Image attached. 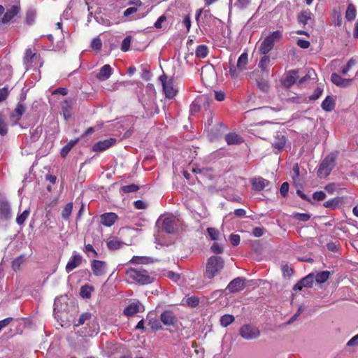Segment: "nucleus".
Here are the masks:
<instances>
[{
  "label": "nucleus",
  "instance_id": "obj_64",
  "mask_svg": "<svg viewBox=\"0 0 358 358\" xmlns=\"http://www.w3.org/2000/svg\"><path fill=\"white\" fill-rule=\"evenodd\" d=\"M348 347H357L358 346V334L353 336L348 343Z\"/></svg>",
  "mask_w": 358,
  "mask_h": 358
},
{
  "label": "nucleus",
  "instance_id": "obj_8",
  "mask_svg": "<svg viewBox=\"0 0 358 358\" xmlns=\"http://www.w3.org/2000/svg\"><path fill=\"white\" fill-rule=\"evenodd\" d=\"M107 263L105 261L94 259L91 262V269L95 276H102L106 273Z\"/></svg>",
  "mask_w": 358,
  "mask_h": 358
},
{
  "label": "nucleus",
  "instance_id": "obj_44",
  "mask_svg": "<svg viewBox=\"0 0 358 358\" xmlns=\"http://www.w3.org/2000/svg\"><path fill=\"white\" fill-rule=\"evenodd\" d=\"M338 204H339L338 199L334 198V199H331L330 200L325 201L323 203V206L327 208L335 209L338 206Z\"/></svg>",
  "mask_w": 358,
  "mask_h": 358
},
{
  "label": "nucleus",
  "instance_id": "obj_30",
  "mask_svg": "<svg viewBox=\"0 0 358 358\" xmlns=\"http://www.w3.org/2000/svg\"><path fill=\"white\" fill-rule=\"evenodd\" d=\"M123 245V243L117 238H112L107 241V247L109 250H116Z\"/></svg>",
  "mask_w": 358,
  "mask_h": 358
},
{
  "label": "nucleus",
  "instance_id": "obj_3",
  "mask_svg": "<svg viewBox=\"0 0 358 358\" xmlns=\"http://www.w3.org/2000/svg\"><path fill=\"white\" fill-rule=\"evenodd\" d=\"M282 31L277 30L266 37L261 43L260 47L259 48L260 54H268L273 48L275 43L279 41L282 38Z\"/></svg>",
  "mask_w": 358,
  "mask_h": 358
},
{
  "label": "nucleus",
  "instance_id": "obj_29",
  "mask_svg": "<svg viewBox=\"0 0 358 358\" xmlns=\"http://www.w3.org/2000/svg\"><path fill=\"white\" fill-rule=\"evenodd\" d=\"M357 15V10L355 6L352 3L348 6L346 12H345V17L348 20L352 21L354 20Z\"/></svg>",
  "mask_w": 358,
  "mask_h": 358
},
{
  "label": "nucleus",
  "instance_id": "obj_38",
  "mask_svg": "<svg viewBox=\"0 0 358 358\" xmlns=\"http://www.w3.org/2000/svg\"><path fill=\"white\" fill-rule=\"evenodd\" d=\"M300 281L301 284H302L304 287H311L314 282V274L310 273Z\"/></svg>",
  "mask_w": 358,
  "mask_h": 358
},
{
  "label": "nucleus",
  "instance_id": "obj_61",
  "mask_svg": "<svg viewBox=\"0 0 358 358\" xmlns=\"http://www.w3.org/2000/svg\"><path fill=\"white\" fill-rule=\"evenodd\" d=\"M241 238L238 234H231L229 236V241L231 245L236 246L240 243Z\"/></svg>",
  "mask_w": 358,
  "mask_h": 358
},
{
  "label": "nucleus",
  "instance_id": "obj_4",
  "mask_svg": "<svg viewBox=\"0 0 358 358\" xmlns=\"http://www.w3.org/2000/svg\"><path fill=\"white\" fill-rule=\"evenodd\" d=\"M178 219L173 215L164 217H160L157 221V225H161L162 230L167 234H172L177 229Z\"/></svg>",
  "mask_w": 358,
  "mask_h": 358
},
{
  "label": "nucleus",
  "instance_id": "obj_36",
  "mask_svg": "<svg viewBox=\"0 0 358 358\" xmlns=\"http://www.w3.org/2000/svg\"><path fill=\"white\" fill-rule=\"evenodd\" d=\"M330 273L328 271H323L319 272L315 275V280L318 283H323L326 282L329 278Z\"/></svg>",
  "mask_w": 358,
  "mask_h": 358
},
{
  "label": "nucleus",
  "instance_id": "obj_25",
  "mask_svg": "<svg viewBox=\"0 0 358 358\" xmlns=\"http://www.w3.org/2000/svg\"><path fill=\"white\" fill-rule=\"evenodd\" d=\"M248 62V56L245 52L242 53L238 59L236 68L239 71H242L245 69Z\"/></svg>",
  "mask_w": 358,
  "mask_h": 358
},
{
  "label": "nucleus",
  "instance_id": "obj_15",
  "mask_svg": "<svg viewBox=\"0 0 358 358\" xmlns=\"http://www.w3.org/2000/svg\"><path fill=\"white\" fill-rule=\"evenodd\" d=\"M113 72L112 67L109 64H105L100 69L99 72L96 75V78L99 81H105L110 77Z\"/></svg>",
  "mask_w": 358,
  "mask_h": 358
},
{
  "label": "nucleus",
  "instance_id": "obj_62",
  "mask_svg": "<svg viewBox=\"0 0 358 358\" xmlns=\"http://www.w3.org/2000/svg\"><path fill=\"white\" fill-rule=\"evenodd\" d=\"M166 21V17L164 15H161L155 22L154 26L156 29L162 28V24Z\"/></svg>",
  "mask_w": 358,
  "mask_h": 358
},
{
  "label": "nucleus",
  "instance_id": "obj_13",
  "mask_svg": "<svg viewBox=\"0 0 358 358\" xmlns=\"http://www.w3.org/2000/svg\"><path fill=\"white\" fill-rule=\"evenodd\" d=\"M83 262V257L81 255L75 254L71 257L69 262L66 265V273H70L76 268L78 267Z\"/></svg>",
  "mask_w": 358,
  "mask_h": 358
},
{
  "label": "nucleus",
  "instance_id": "obj_11",
  "mask_svg": "<svg viewBox=\"0 0 358 358\" xmlns=\"http://www.w3.org/2000/svg\"><path fill=\"white\" fill-rule=\"evenodd\" d=\"M144 310V306L139 301H135L130 303L124 309V314L127 316H132L136 313H142Z\"/></svg>",
  "mask_w": 358,
  "mask_h": 358
},
{
  "label": "nucleus",
  "instance_id": "obj_41",
  "mask_svg": "<svg viewBox=\"0 0 358 358\" xmlns=\"http://www.w3.org/2000/svg\"><path fill=\"white\" fill-rule=\"evenodd\" d=\"M92 318V314L90 313H84L81 314L78 320V322L75 324V326L78 327L84 324L86 322L90 321Z\"/></svg>",
  "mask_w": 358,
  "mask_h": 358
},
{
  "label": "nucleus",
  "instance_id": "obj_55",
  "mask_svg": "<svg viewBox=\"0 0 358 358\" xmlns=\"http://www.w3.org/2000/svg\"><path fill=\"white\" fill-rule=\"evenodd\" d=\"M215 72L214 68L213 65H206L201 68V79H203L204 74L206 73H210L213 74Z\"/></svg>",
  "mask_w": 358,
  "mask_h": 358
},
{
  "label": "nucleus",
  "instance_id": "obj_56",
  "mask_svg": "<svg viewBox=\"0 0 358 358\" xmlns=\"http://www.w3.org/2000/svg\"><path fill=\"white\" fill-rule=\"evenodd\" d=\"M92 324L93 329L89 330V331L84 334V336H92L94 334H96L98 333V331L99 329V324L95 321H93Z\"/></svg>",
  "mask_w": 358,
  "mask_h": 358
},
{
  "label": "nucleus",
  "instance_id": "obj_12",
  "mask_svg": "<svg viewBox=\"0 0 358 358\" xmlns=\"http://www.w3.org/2000/svg\"><path fill=\"white\" fill-rule=\"evenodd\" d=\"M252 189L255 191L260 192L270 185V181L262 177H255L250 180Z\"/></svg>",
  "mask_w": 358,
  "mask_h": 358
},
{
  "label": "nucleus",
  "instance_id": "obj_54",
  "mask_svg": "<svg viewBox=\"0 0 358 358\" xmlns=\"http://www.w3.org/2000/svg\"><path fill=\"white\" fill-rule=\"evenodd\" d=\"M200 110V104L199 103V101H194L190 105V113L192 115H195Z\"/></svg>",
  "mask_w": 358,
  "mask_h": 358
},
{
  "label": "nucleus",
  "instance_id": "obj_58",
  "mask_svg": "<svg viewBox=\"0 0 358 358\" xmlns=\"http://www.w3.org/2000/svg\"><path fill=\"white\" fill-rule=\"evenodd\" d=\"M207 232L212 240H217L218 238V231L215 228L209 227L207 229Z\"/></svg>",
  "mask_w": 358,
  "mask_h": 358
},
{
  "label": "nucleus",
  "instance_id": "obj_50",
  "mask_svg": "<svg viewBox=\"0 0 358 358\" xmlns=\"http://www.w3.org/2000/svg\"><path fill=\"white\" fill-rule=\"evenodd\" d=\"M199 299L195 296H192L187 298L185 301L186 304L188 306H190L192 308L197 306L199 304Z\"/></svg>",
  "mask_w": 358,
  "mask_h": 358
},
{
  "label": "nucleus",
  "instance_id": "obj_18",
  "mask_svg": "<svg viewBox=\"0 0 358 358\" xmlns=\"http://www.w3.org/2000/svg\"><path fill=\"white\" fill-rule=\"evenodd\" d=\"M20 8L17 6H12L3 15L1 20H0L1 24H6L9 22L19 12Z\"/></svg>",
  "mask_w": 358,
  "mask_h": 358
},
{
  "label": "nucleus",
  "instance_id": "obj_51",
  "mask_svg": "<svg viewBox=\"0 0 358 358\" xmlns=\"http://www.w3.org/2000/svg\"><path fill=\"white\" fill-rule=\"evenodd\" d=\"M281 269L284 277H290L293 273V269L287 264H282Z\"/></svg>",
  "mask_w": 358,
  "mask_h": 358
},
{
  "label": "nucleus",
  "instance_id": "obj_14",
  "mask_svg": "<svg viewBox=\"0 0 358 358\" xmlns=\"http://www.w3.org/2000/svg\"><path fill=\"white\" fill-rule=\"evenodd\" d=\"M118 217L115 213H105L100 215V222L106 227L114 224Z\"/></svg>",
  "mask_w": 358,
  "mask_h": 358
},
{
  "label": "nucleus",
  "instance_id": "obj_31",
  "mask_svg": "<svg viewBox=\"0 0 358 358\" xmlns=\"http://www.w3.org/2000/svg\"><path fill=\"white\" fill-rule=\"evenodd\" d=\"M252 3V0H236L234 7L239 10L248 9Z\"/></svg>",
  "mask_w": 358,
  "mask_h": 358
},
{
  "label": "nucleus",
  "instance_id": "obj_19",
  "mask_svg": "<svg viewBox=\"0 0 358 358\" xmlns=\"http://www.w3.org/2000/svg\"><path fill=\"white\" fill-rule=\"evenodd\" d=\"M298 73L297 71H289L283 80L282 84L287 87L292 85L296 82V79L299 78Z\"/></svg>",
  "mask_w": 358,
  "mask_h": 358
},
{
  "label": "nucleus",
  "instance_id": "obj_49",
  "mask_svg": "<svg viewBox=\"0 0 358 358\" xmlns=\"http://www.w3.org/2000/svg\"><path fill=\"white\" fill-rule=\"evenodd\" d=\"M131 37L128 36L125 37L121 44V50L123 52H127L129 50L130 44H131Z\"/></svg>",
  "mask_w": 358,
  "mask_h": 358
},
{
  "label": "nucleus",
  "instance_id": "obj_16",
  "mask_svg": "<svg viewBox=\"0 0 358 358\" xmlns=\"http://www.w3.org/2000/svg\"><path fill=\"white\" fill-rule=\"evenodd\" d=\"M160 320L166 326H173L176 322V318L173 313L171 310H166L161 314Z\"/></svg>",
  "mask_w": 358,
  "mask_h": 358
},
{
  "label": "nucleus",
  "instance_id": "obj_59",
  "mask_svg": "<svg viewBox=\"0 0 358 358\" xmlns=\"http://www.w3.org/2000/svg\"><path fill=\"white\" fill-rule=\"evenodd\" d=\"M313 198L316 201H323L326 198V194L323 191L315 192L313 194Z\"/></svg>",
  "mask_w": 358,
  "mask_h": 358
},
{
  "label": "nucleus",
  "instance_id": "obj_35",
  "mask_svg": "<svg viewBox=\"0 0 358 358\" xmlns=\"http://www.w3.org/2000/svg\"><path fill=\"white\" fill-rule=\"evenodd\" d=\"M316 79V73L313 69H309L306 73V74L299 79V84L301 85L308 80H315Z\"/></svg>",
  "mask_w": 358,
  "mask_h": 358
},
{
  "label": "nucleus",
  "instance_id": "obj_60",
  "mask_svg": "<svg viewBox=\"0 0 358 358\" xmlns=\"http://www.w3.org/2000/svg\"><path fill=\"white\" fill-rule=\"evenodd\" d=\"M289 187V183L287 182H285L281 185L280 192L283 197H285L287 195Z\"/></svg>",
  "mask_w": 358,
  "mask_h": 358
},
{
  "label": "nucleus",
  "instance_id": "obj_21",
  "mask_svg": "<svg viewBox=\"0 0 358 358\" xmlns=\"http://www.w3.org/2000/svg\"><path fill=\"white\" fill-rule=\"evenodd\" d=\"M286 143V138L284 135L280 133H277L274 137V141L272 143V145L274 148L278 150L282 149Z\"/></svg>",
  "mask_w": 358,
  "mask_h": 358
},
{
  "label": "nucleus",
  "instance_id": "obj_2",
  "mask_svg": "<svg viewBox=\"0 0 358 358\" xmlns=\"http://www.w3.org/2000/svg\"><path fill=\"white\" fill-rule=\"evenodd\" d=\"M224 267V261L218 256L210 257L206 263V276L212 279L217 275Z\"/></svg>",
  "mask_w": 358,
  "mask_h": 358
},
{
  "label": "nucleus",
  "instance_id": "obj_6",
  "mask_svg": "<svg viewBox=\"0 0 358 358\" xmlns=\"http://www.w3.org/2000/svg\"><path fill=\"white\" fill-rule=\"evenodd\" d=\"M240 335L246 340L255 339L259 336L260 331L252 325L245 324L240 329Z\"/></svg>",
  "mask_w": 358,
  "mask_h": 358
},
{
  "label": "nucleus",
  "instance_id": "obj_22",
  "mask_svg": "<svg viewBox=\"0 0 358 358\" xmlns=\"http://www.w3.org/2000/svg\"><path fill=\"white\" fill-rule=\"evenodd\" d=\"M225 141L228 145H239L243 142L242 137L235 133H229L225 136Z\"/></svg>",
  "mask_w": 358,
  "mask_h": 358
},
{
  "label": "nucleus",
  "instance_id": "obj_53",
  "mask_svg": "<svg viewBox=\"0 0 358 358\" xmlns=\"http://www.w3.org/2000/svg\"><path fill=\"white\" fill-rule=\"evenodd\" d=\"M148 325L150 326L151 329L155 331L162 329L160 322L156 319L150 320L148 322Z\"/></svg>",
  "mask_w": 358,
  "mask_h": 358
},
{
  "label": "nucleus",
  "instance_id": "obj_27",
  "mask_svg": "<svg viewBox=\"0 0 358 358\" xmlns=\"http://www.w3.org/2000/svg\"><path fill=\"white\" fill-rule=\"evenodd\" d=\"M335 103L332 97L328 96L322 103V108L325 111H331L334 108Z\"/></svg>",
  "mask_w": 358,
  "mask_h": 358
},
{
  "label": "nucleus",
  "instance_id": "obj_63",
  "mask_svg": "<svg viewBox=\"0 0 358 358\" xmlns=\"http://www.w3.org/2000/svg\"><path fill=\"white\" fill-rule=\"evenodd\" d=\"M257 85L258 87L263 92H266L268 90V84L265 80H257Z\"/></svg>",
  "mask_w": 358,
  "mask_h": 358
},
{
  "label": "nucleus",
  "instance_id": "obj_57",
  "mask_svg": "<svg viewBox=\"0 0 358 358\" xmlns=\"http://www.w3.org/2000/svg\"><path fill=\"white\" fill-rule=\"evenodd\" d=\"M8 127L4 119L0 116V135L4 136L7 134Z\"/></svg>",
  "mask_w": 358,
  "mask_h": 358
},
{
  "label": "nucleus",
  "instance_id": "obj_28",
  "mask_svg": "<svg viewBox=\"0 0 358 358\" xmlns=\"http://www.w3.org/2000/svg\"><path fill=\"white\" fill-rule=\"evenodd\" d=\"M152 262V258L148 257L134 256L129 263L136 264H148Z\"/></svg>",
  "mask_w": 358,
  "mask_h": 358
},
{
  "label": "nucleus",
  "instance_id": "obj_52",
  "mask_svg": "<svg viewBox=\"0 0 358 358\" xmlns=\"http://www.w3.org/2000/svg\"><path fill=\"white\" fill-rule=\"evenodd\" d=\"M91 47L93 50H100L102 48L101 40L99 37L94 38L91 43Z\"/></svg>",
  "mask_w": 358,
  "mask_h": 358
},
{
  "label": "nucleus",
  "instance_id": "obj_39",
  "mask_svg": "<svg viewBox=\"0 0 358 358\" xmlns=\"http://www.w3.org/2000/svg\"><path fill=\"white\" fill-rule=\"evenodd\" d=\"M83 252L87 255L88 257H96L98 256L97 252L94 250L91 244H87L83 248Z\"/></svg>",
  "mask_w": 358,
  "mask_h": 358
},
{
  "label": "nucleus",
  "instance_id": "obj_40",
  "mask_svg": "<svg viewBox=\"0 0 358 358\" xmlns=\"http://www.w3.org/2000/svg\"><path fill=\"white\" fill-rule=\"evenodd\" d=\"M234 317L231 315H224L220 317V324L222 327H226L234 321Z\"/></svg>",
  "mask_w": 358,
  "mask_h": 358
},
{
  "label": "nucleus",
  "instance_id": "obj_46",
  "mask_svg": "<svg viewBox=\"0 0 358 358\" xmlns=\"http://www.w3.org/2000/svg\"><path fill=\"white\" fill-rule=\"evenodd\" d=\"M293 217L299 221L307 222L310 219V215L308 213H296L293 214Z\"/></svg>",
  "mask_w": 358,
  "mask_h": 358
},
{
  "label": "nucleus",
  "instance_id": "obj_37",
  "mask_svg": "<svg viewBox=\"0 0 358 358\" xmlns=\"http://www.w3.org/2000/svg\"><path fill=\"white\" fill-rule=\"evenodd\" d=\"M73 210V203H68L64 208L62 212V217L64 220H69Z\"/></svg>",
  "mask_w": 358,
  "mask_h": 358
},
{
  "label": "nucleus",
  "instance_id": "obj_33",
  "mask_svg": "<svg viewBox=\"0 0 358 358\" xmlns=\"http://www.w3.org/2000/svg\"><path fill=\"white\" fill-rule=\"evenodd\" d=\"M25 260H26L25 255H20V256L16 257L11 262L12 268L15 271H17V270L20 269V266L24 262Z\"/></svg>",
  "mask_w": 358,
  "mask_h": 358
},
{
  "label": "nucleus",
  "instance_id": "obj_9",
  "mask_svg": "<svg viewBox=\"0 0 358 358\" xmlns=\"http://www.w3.org/2000/svg\"><path fill=\"white\" fill-rule=\"evenodd\" d=\"M116 143L117 140L114 138L99 141L93 145L92 150L94 152H103L115 145Z\"/></svg>",
  "mask_w": 358,
  "mask_h": 358
},
{
  "label": "nucleus",
  "instance_id": "obj_10",
  "mask_svg": "<svg viewBox=\"0 0 358 358\" xmlns=\"http://www.w3.org/2000/svg\"><path fill=\"white\" fill-rule=\"evenodd\" d=\"M245 280L243 278L238 277L231 281L227 285L226 289L229 293H235L243 290L245 287Z\"/></svg>",
  "mask_w": 358,
  "mask_h": 358
},
{
  "label": "nucleus",
  "instance_id": "obj_26",
  "mask_svg": "<svg viewBox=\"0 0 358 358\" xmlns=\"http://www.w3.org/2000/svg\"><path fill=\"white\" fill-rule=\"evenodd\" d=\"M208 52V48L206 45H199L195 50L196 57L201 59L206 57Z\"/></svg>",
  "mask_w": 358,
  "mask_h": 358
},
{
  "label": "nucleus",
  "instance_id": "obj_34",
  "mask_svg": "<svg viewBox=\"0 0 358 358\" xmlns=\"http://www.w3.org/2000/svg\"><path fill=\"white\" fill-rule=\"evenodd\" d=\"M311 13L309 11H303L298 15V21L300 24L306 25L311 20Z\"/></svg>",
  "mask_w": 358,
  "mask_h": 358
},
{
  "label": "nucleus",
  "instance_id": "obj_47",
  "mask_svg": "<svg viewBox=\"0 0 358 358\" xmlns=\"http://www.w3.org/2000/svg\"><path fill=\"white\" fill-rule=\"evenodd\" d=\"M270 62V57L269 56L266 55H264L263 57H262L259 63L258 64V66L262 69V70H265L268 66V64Z\"/></svg>",
  "mask_w": 358,
  "mask_h": 358
},
{
  "label": "nucleus",
  "instance_id": "obj_23",
  "mask_svg": "<svg viewBox=\"0 0 358 358\" xmlns=\"http://www.w3.org/2000/svg\"><path fill=\"white\" fill-rule=\"evenodd\" d=\"M0 214L6 220H8L11 217L10 206L7 201L0 202Z\"/></svg>",
  "mask_w": 358,
  "mask_h": 358
},
{
  "label": "nucleus",
  "instance_id": "obj_5",
  "mask_svg": "<svg viewBox=\"0 0 358 358\" xmlns=\"http://www.w3.org/2000/svg\"><path fill=\"white\" fill-rule=\"evenodd\" d=\"M334 158L331 155L327 156L320 164L318 170L317 176L320 178H324L328 176L334 166Z\"/></svg>",
  "mask_w": 358,
  "mask_h": 358
},
{
  "label": "nucleus",
  "instance_id": "obj_1",
  "mask_svg": "<svg viewBox=\"0 0 358 358\" xmlns=\"http://www.w3.org/2000/svg\"><path fill=\"white\" fill-rule=\"evenodd\" d=\"M125 274L128 279L139 285L150 284L155 280V275L143 268V266L129 268Z\"/></svg>",
  "mask_w": 358,
  "mask_h": 358
},
{
  "label": "nucleus",
  "instance_id": "obj_7",
  "mask_svg": "<svg viewBox=\"0 0 358 358\" xmlns=\"http://www.w3.org/2000/svg\"><path fill=\"white\" fill-rule=\"evenodd\" d=\"M159 80L162 84L163 91L165 94V96L168 99L173 98L177 93L176 90L173 87V81L167 80V76L165 74H163L159 77Z\"/></svg>",
  "mask_w": 358,
  "mask_h": 358
},
{
  "label": "nucleus",
  "instance_id": "obj_32",
  "mask_svg": "<svg viewBox=\"0 0 358 358\" xmlns=\"http://www.w3.org/2000/svg\"><path fill=\"white\" fill-rule=\"evenodd\" d=\"M78 141L79 138L71 141L65 146H64L61 150V156L64 158L72 149V148L78 142Z\"/></svg>",
  "mask_w": 358,
  "mask_h": 358
},
{
  "label": "nucleus",
  "instance_id": "obj_20",
  "mask_svg": "<svg viewBox=\"0 0 358 358\" xmlns=\"http://www.w3.org/2000/svg\"><path fill=\"white\" fill-rule=\"evenodd\" d=\"M36 57V53L31 48L26 50L24 57V64L27 70L31 67V64Z\"/></svg>",
  "mask_w": 358,
  "mask_h": 358
},
{
  "label": "nucleus",
  "instance_id": "obj_45",
  "mask_svg": "<svg viewBox=\"0 0 358 358\" xmlns=\"http://www.w3.org/2000/svg\"><path fill=\"white\" fill-rule=\"evenodd\" d=\"M36 17V13L34 10H29L26 13V22L27 24L31 25L34 23Z\"/></svg>",
  "mask_w": 358,
  "mask_h": 358
},
{
  "label": "nucleus",
  "instance_id": "obj_43",
  "mask_svg": "<svg viewBox=\"0 0 358 358\" xmlns=\"http://www.w3.org/2000/svg\"><path fill=\"white\" fill-rule=\"evenodd\" d=\"M30 214L29 210L27 209L24 210L20 215H18L16 218V222L19 225H23L27 217Z\"/></svg>",
  "mask_w": 358,
  "mask_h": 358
},
{
  "label": "nucleus",
  "instance_id": "obj_24",
  "mask_svg": "<svg viewBox=\"0 0 358 358\" xmlns=\"http://www.w3.org/2000/svg\"><path fill=\"white\" fill-rule=\"evenodd\" d=\"M25 112V106L21 102H19L17 105V107L14 110L13 113L11 115V117L15 119L16 122L19 121L21 119L22 115Z\"/></svg>",
  "mask_w": 358,
  "mask_h": 358
},
{
  "label": "nucleus",
  "instance_id": "obj_48",
  "mask_svg": "<svg viewBox=\"0 0 358 358\" xmlns=\"http://www.w3.org/2000/svg\"><path fill=\"white\" fill-rule=\"evenodd\" d=\"M139 187L138 186L131 184L129 185H124L121 187V191L124 193H131L134 192L138 190Z\"/></svg>",
  "mask_w": 358,
  "mask_h": 358
},
{
  "label": "nucleus",
  "instance_id": "obj_42",
  "mask_svg": "<svg viewBox=\"0 0 358 358\" xmlns=\"http://www.w3.org/2000/svg\"><path fill=\"white\" fill-rule=\"evenodd\" d=\"M92 291V288L85 285L81 287L80 294L83 299H90L91 297Z\"/></svg>",
  "mask_w": 358,
  "mask_h": 358
},
{
  "label": "nucleus",
  "instance_id": "obj_17",
  "mask_svg": "<svg viewBox=\"0 0 358 358\" xmlns=\"http://www.w3.org/2000/svg\"><path fill=\"white\" fill-rule=\"evenodd\" d=\"M331 80L334 84L341 87H347L352 82V79L343 78L338 74L335 73L331 74Z\"/></svg>",
  "mask_w": 358,
  "mask_h": 358
}]
</instances>
